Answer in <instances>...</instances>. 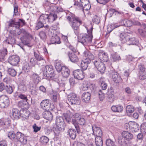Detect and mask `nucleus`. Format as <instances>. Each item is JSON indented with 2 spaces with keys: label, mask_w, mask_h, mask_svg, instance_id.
I'll list each match as a JSON object with an SVG mask.
<instances>
[{
  "label": "nucleus",
  "mask_w": 146,
  "mask_h": 146,
  "mask_svg": "<svg viewBox=\"0 0 146 146\" xmlns=\"http://www.w3.org/2000/svg\"><path fill=\"white\" fill-rule=\"evenodd\" d=\"M67 19L75 34L77 35L79 33V26L82 23V21L79 18L75 17L74 15L72 14L70 16H67Z\"/></svg>",
  "instance_id": "obj_1"
},
{
  "label": "nucleus",
  "mask_w": 146,
  "mask_h": 146,
  "mask_svg": "<svg viewBox=\"0 0 146 146\" xmlns=\"http://www.w3.org/2000/svg\"><path fill=\"white\" fill-rule=\"evenodd\" d=\"M7 136L8 137L15 142L19 141L23 144H26L27 142V137L25 136L22 133L18 132L15 133L14 131L9 132Z\"/></svg>",
  "instance_id": "obj_2"
},
{
  "label": "nucleus",
  "mask_w": 146,
  "mask_h": 146,
  "mask_svg": "<svg viewBox=\"0 0 146 146\" xmlns=\"http://www.w3.org/2000/svg\"><path fill=\"white\" fill-rule=\"evenodd\" d=\"M93 28L92 27L90 30H87L88 35H85L82 36H79L78 37V41L84 45L88 44L89 43H90L92 38V32Z\"/></svg>",
  "instance_id": "obj_3"
},
{
  "label": "nucleus",
  "mask_w": 146,
  "mask_h": 146,
  "mask_svg": "<svg viewBox=\"0 0 146 146\" xmlns=\"http://www.w3.org/2000/svg\"><path fill=\"white\" fill-rule=\"evenodd\" d=\"M64 116L66 121L69 123H70L71 122L72 119V123L74 125L78 133H82L81 129L77 123L76 120L75 119H73V115L71 112L67 111L66 113L64 114Z\"/></svg>",
  "instance_id": "obj_4"
},
{
  "label": "nucleus",
  "mask_w": 146,
  "mask_h": 146,
  "mask_svg": "<svg viewBox=\"0 0 146 146\" xmlns=\"http://www.w3.org/2000/svg\"><path fill=\"white\" fill-rule=\"evenodd\" d=\"M68 104L71 105H78L80 104V98L77 97L74 93H72L68 96Z\"/></svg>",
  "instance_id": "obj_5"
},
{
  "label": "nucleus",
  "mask_w": 146,
  "mask_h": 146,
  "mask_svg": "<svg viewBox=\"0 0 146 146\" xmlns=\"http://www.w3.org/2000/svg\"><path fill=\"white\" fill-rule=\"evenodd\" d=\"M8 26L9 27H15L17 29H19L20 27H22L25 24V22L23 19H19L11 20L9 22Z\"/></svg>",
  "instance_id": "obj_6"
},
{
  "label": "nucleus",
  "mask_w": 146,
  "mask_h": 146,
  "mask_svg": "<svg viewBox=\"0 0 146 146\" xmlns=\"http://www.w3.org/2000/svg\"><path fill=\"white\" fill-rule=\"evenodd\" d=\"M138 77L141 80H144L146 79V68L143 65L141 64L138 65Z\"/></svg>",
  "instance_id": "obj_7"
},
{
  "label": "nucleus",
  "mask_w": 146,
  "mask_h": 146,
  "mask_svg": "<svg viewBox=\"0 0 146 146\" xmlns=\"http://www.w3.org/2000/svg\"><path fill=\"white\" fill-rule=\"evenodd\" d=\"M40 104L41 108L45 111L52 110L54 108L53 105L51 104L47 99L42 100Z\"/></svg>",
  "instance_id": "obj_8"
},
{
  "label": "nucleus",
  "mask_w": 146,
  "mask_h": 146,
  "mask_svg": "<svg viewBox=\"0 0 146 146\" xmlns=\"http://www.w3.org/2000/svg\"><path fill=\"white\" fill-rule=\"evenodd\" d=\"M17 34L18 35H21L23 36L21 38L22 43L24 45H27V36L25 31L23 29H21Z\"/></svg>",
  "instance_id": "obj_9"
},
{
  "label": "nucleus",
  "mask_w": 146,
  "mask_h": 146,
  "mask_svg": "<svg viewBox=\"0 0 146 146\" xmlns=\"http://www.w3.org/2000/svg\"><path fill=\"white\" fill-rule=\"evenodd\" d=\"M94 65L96 68L101 73H104L106 69L105 64L99 60H95Z\"/></svg>",
  "instance_id": "obj_10"
},
{
  "label": "nucleus",
  "mask_w": 146,
  "mask_h": 146,
  "mask_svg": "<svg viewBox=\"0 0 146 146\" xmlns=\"http://www.w3.org/2000/svg\"><path fill=\"white\" fill-rule=\"evenodd\" d=\"M18 106L21 108V111L23 112L22 113L26 117H27V100H21L19 101L18 104Z\"/></svg>",
  "instance_id": "obj_11"
},
{
  "label": "nucleus",
  "mask_w": 146,
  "mask_h": 146,
  "mask_svg": "<svg viewBox=\"0 0 146 146\" xmlns=\"http://www.w3.org/2000/svg\"><path fill=\"white\" fill-rule=\"evenodd\" d=\"M9 102L8 97L5 95H2L0 96V107L2 108H5L7 107Z\"/></svg>",
  "instance_id": "obj_12"
},
{
  "label": "nucleus",
  "mask_w": 146,
  "mask_h": 146,
  "mask_svg": "<svg viewBox=\"0 0 146 146\" xmlns=\"http://www.w3.org/2000/svg\"><path fill=\"white\" fill-rule=\"evenodd\" d=\"M43 74L46 77H48L50 74H53V67L52 65H47L42 68Z\"/></svg>",
  "instance_id": "obj_13"
},
{
  "label": "nucleus",
  "mask_w": 146,
  "mask_h": 146,
  "mask_svg": "<svg viewBox=\"0 0 146 146\" xmlns=\"http://www.w3.org/2000/svg\"><path fill=\"white\" fill-rule=\"evenodd\" d=\"M19 57L16 55L10 56L8 59L9 63L13 66H16L19 62Z\"/></svg>",
  "instance_id": "obj_14"
},
{
  "label": "nucleus",
  "mask_w": 146,
  "mask_h": 146,
  "mask_svg": "<svg viewBox=\"0 0 146 146\" xmlns=\"http://www.w3.org/2000/svg\"><path fill=\"white\" fill-rule=\"evenodd\" d=\"M46 22L52 23L56 20L57 18V15L55 14L50 13L48 15L46 14H42Z\"/></svg>",
  "instance_id": "obj_15"
},
{
  "label": "nucleus",
  "mask_w": 146,
  "mask_h": 146,
  "mask_svg": "<svg viewBox=\"0 0 146 146\" xmlns=\"http://www.w3.org/2000/svg\"><path fill=\"white\" fill-rule=\"evenodd\" d=\"M110 73L112 79L115 83H117L121 81L122 79L117 72L115 70H111Z\"/></svg>",
  "instance_id": "obj_16"
},
{
  "label": "nucleus",
  "mask_w": 146,
  "mask_h": 146,
  "mask_svg": "<svg viewBox=\"0 0 146 146\" xmlns=\"http://www.w3.org/2000/svg\"><path fill=\"white\" fill-rule=\"evenodd\" d=\"M73 74L75 78L79 80H82L84 77L83 71L81 70H77L73 72Z\"/></svg>",
  "instance_id": "obj_17"
},
{
  "label": "nucleus",
  "mask_w": 146,
  "mask_h": 146,
  "mask_svg": "<svg viewBox=\"0 0 146 146\" xmlns=\"http://www.w3.org/2000/svg\"><path fill=\"white\" fill-rule=\"evenodd\" d=\"M99 60L106 62L108 60V54L102 50H101L98 54Z\"/></svg>",
  "instance_id": "obj_18"
},
{
  "label": "nucleus",
  "mask_w": 146,
  "mask_h": 146,
  "mask_svg": "<svg viewBox=\"0 0 146 146\" xmlns=\"http://www.w3.org/2000/svg\"><path fill=\"white\" fill-rule=\"evenodd\" d=\"M126 126H129V128L131 129L132 131L137 132L139 130L140 128L139 125L136 123L131 122L130 123H126Z\"/></svg>",
  "instance_id": "obj_19"
},
{
  "label": "nucleus",
  "mask_w": 146,
  "mask_h": 146,
  "mask_svg": "<svg viewBox=\"0 0 146 146\" xmlns=\"http://www.w3.org/2000/svg\"><path fill=\"white\" fill-rule=\"evenodd\" d=\"M46 21L42 15L39 17L38 20V22L36 26L35 29L36 30L43 27L44 26V24L46 23Z\"/></svg>",
  "instance_id": "obj_20"
},
{
  "label": "nucleus",
  "mask_w": 146,
  "mask_h": 146,
  "mask_svg": "<svg viewBox=\"0 0 146 146\" xmlns=\"http://www.w3.org/2000/svg\"><path fill=\"white\" fill-rule=\"evenodd\" d=\"M84 55L86 58L85 59L87 60V61H90V63L92 60L94 59V55L89 51L87 50L85 51L84 52Z\"/></svg>",
  "instance_id": "obj_21"
},
{
  "label": "nucleus",
  "mask_w": 146,
  "mask_h": 146,
  "mask_svg": "<svg viewBox=\"0 0 146 146\" xmlns=\"http://www.w3.org/2000/svg\"><path fill=\"white\" fill-rule=\"evenodd\" d=\"M51 110H46L43 112L42 113L43 117L45 119L51 121L53 119V115L50 111Z\"/></svg>",
  "instance_id": "obj_22"
},
{
  "label": "nucleus",
  "mask_w": 146,
  "mask_h": 146,
  "mask_svg": "<svg viewBox=\"0 0 146 146\" xmlns=\"http://www.w3.org/2000/svg\"><path fill=\"white\" fill-rule=\"evenodd\" d=\"M122 137L125 139L127 140L129 142V141L132 139L133 135L130 132L127 131H124L122 133Z\"/></svg>",
  "instance_id": "obj_23"
},
{
  "label": "nucleus",
  "mask_w": 146,
  "mask_h": 146,
  "mask_svg": "<svg viewBox=\"0 0 146 146\" xmlns=\"http://www.w3.org/2000/svg\"><path fill=\"white\" fill-rule=\"evenodd\" d=\"M111 110L114 112L121 113L123 110V106L120 104L112 106L111 108Z\"/></svg>",
  "instance_id": "obj_24"
},
{
  "label": "nucleus",
  "mask_w": 146,
  "mask_h": 146,
  "mask_svg": "<svg viewBox=\"0 0 146 146\" xmlns=\"http://www.w3.org/2000/svg\"><path fill=\"white\" fill-rule=\"evenodd\" d=\"M68 56L70 60L72 62L75 63L78 61L79 60L78 57L74 52H69Z\"/></svg>",
  "instance_id": "obj_25"
},
{
  "label": "nucleus",
  "mask_w": 146,
  "mask_h": 146,
  "mask_svg": "<svg viewBox=\"0 0 146 146\" xmlns=\"http://www.w3.org/2000/svg\"><path fill=\"white\" fill-rule=\"evenodd\" d=\"M62 76L65 78H67L69 76L70 74V71L68 67L64 66L62 69L61 71Z\"/></svg>",
  "instance_id": "obj_26"
},
{
  "label": "nucleus",
  "mask_w": 146,
  "mask_h": 146,
  "mask_svg": "<svg viewBox=\"0 0 146 146\" xmlns=\"http://www.w3.org/2000/svg\"><path fill=\"white\" fill-rule=\"evenodd\" d=\"M90 97L91 94L90 93L88 92H84L82 95V100L84 102H88L90 100Z\"/></svg>",
  "instance_id": "obj_27"
},
{
  "label": "nucleus",
  "mask_w": 146,
  "mask_h": 146,
  "mask_svg": "<svg viewBox=\"0 0 146 146\" xmlns=\"http://www.w3.org/2000/svg\"><path fill=\"white\" fill-rule=\"evenodd\" d=\"M7 54V49L3 48L0 50V61H3L5 60V57Z\"/></svg>",
  "instance_id": "obj_28"
},
{
  "label": "nucleus",
  "mask_w": 146,
  "mask_h": 146,
  "mask_svg": "<svg viewBox=\"0 0 146 146\" xmlns=\"http://www.w3.org/2000/svg\"><path fill=\"white\" fill-rule=\"evenodd\" d=\"M64 130V127L56 126L53 131L55 135L60 136L61 133Z\"/></svg>",
  "instance_id": "obj_29"
},
{
  "label": "nucleus",
  "mask_w": 146,
  "mask_h": 146,
  "mask_svg": "<svg viewBox=\"0 0 146 146\" xmlns=\"http://www.w3.org/2000/svg\"><path fill=\"white\" fill-rule=\"evenodd\" d=\"M56 126L64 127L65 125L63 118L61 117H57L56 120Z\"/></svg>",
  "instance_id": "obj_30"
},
{
  "label": "nucleus",
  "mask_w": 146,
  "mask_h": 146,
  "mask_svg": "<svg viewBox=\"0 0 146 146\" xmlns=\"http://www.w3.org/2000/svg\"><path fill=\"white\" fill-rule=\"evenodd\" d=\"M20 113L17 109L13 108L12 111V117L14 119H18L20 116Z\"/></svg>",
  "instance_id": "obj_31"
},
{
  "label": "nucleus",
  "mask_w": 146,
  "mask_h": 146,
  "mask_svg": "<svg viewBox=\"0 0 146 146\" xmlns=\"http://www.w3.org/2000/svg\"><path fill=\"white\" fill-rule=\"evenodd\" d=\"M118 142L121 146H126L129 143V142L127 140L125 139L122 137H118Z\"/></svg>",
  "instance_id": "obj_32"
},
{
  "label": "nucleus",
  "mask_w": 146,
  "mask_h": 146,
  "mask_svg": "<svg viewBox=\"0 0 146 146\" xmlns=\"http://www.w3.org/2000/svg\"><path fill=\"white\" fill-rule=\"evenodd\" d=\"M127 44L128 45H135L138 46L140 45L139 43V41L135 37L130 38L129 37Z\"/></svg>",
  "instance_id": "obj_33"
},
{
  "label": "nucleus",
  "mask_w": 146,
  "mask_h": 146,
  "mask_svg": "<svg viewBox=\"0 0 146 146\" xmlns=\"http://www.w3.org/2000/svg\"><path fill=\"white\" fill-rule=\"evenodd\" d=\"M121 26L130 27L132 25V21L127 19L122 20L120 22Z\"/></svg>",
  "instance_id": "obj_34"
},
{
  "label": "nucleus",
  "mask_w": 146,
  "mask_h": 146,
  "mask_svg": "<svg viewBox=\"0 0 146 146\" xmlns=\"http://www.w3.org/2000/svg\"><path fill=\"white\" fill-rule=\"evenodd\" d=\"M50 42L52 44H59L60 43V38L57 35H55L52 36L50 39Z\"/></svg>",
  "instance_id": "obj_35"
},
{
  "label": "nucleus",
  "mask_w": 146,
  "mask_h": 146,
  "mask_svg": "<svg viewBox=\"0 0 146 146\" xmlns=\"http://www.w3.org/2000/svg\"><path fill=\"white\" fill-rule=\"evenodd\" d=\"M120 40L122 43H127L129 39V36L124 33H121L119 35Z\"/></svg>",
  "instance_id": "obj_36"
},
{
  "label": "nucleus",
  "mask_w": 146,
  "mask_h": 146,
  "mask_svg": "<svg viewBox=\"0 0 146 146\" xmlns=\"http://www.w3.org/2000/svg\"><path fill=\"white\" fill-rule=\"evenodd\" d=\"M90 61H87L84 59L82 61L80 64V66L83 70H86L88 66V64L90 63Z\"/></svg>",
  "instance_id": "obj_37"
},
{
  "label": "nucleus",
  "mask_w": 146,
  "mask_h": 146,
  "mask_svg": "<svg viewBox=\"0 0 146 146\" xmlns=\"http://www.w3.org/2000/svg\"><path fill=\"white\" fill-rule=\"evenodd\" d=\"M68 133L70 137L72 139H74L76 136V131L74 129H70L68 131Z\"/></svg>",
  "instance_id": "obj_38"
},
{
  "label": "nucleus",
  "mask_w": 146,
  "mask_h": 146,
  "mask_svg": "<svg viewBox=\"0 0 146 146\" xmlns=\"http://www.w3.org/2000/svg\"><path fill=\"white\" fill-rule=\"evenodd\" d=\"M64 66H62V64L61 62L58 60L56 61L55 63V68L57 71L60 72Z\"/></svg>",
  "instance_id": "obj_39"
},
{
  "label": "nucleus",
  "mask_w": 146,
  "mask_h": 146,
  "mask_svg": "<svg viewBox=\"0 0 146 146\" xmlns=\"http://www.w3.org/2000/svg\"><path fill=\"white\" fill-rule=\"evenodd\" d=\"M15 39L13 37L9 36L4 41L5 43H7L8 44L12 45L15 43Z\"/></svg>",
  "instance_id": "obj_40"
},
{
  "label": "nucleus",
  "mask_w": 146,
  "mask_h": 146,
  "mask_svg": "<svg viewBox=\"0 0 146 146\" xmlns=\"http://www.w3.org/2000/svg\"><path fill=\"white\" fill-rule=\"evenodd\" d=\"M126 112L127 115L130 116L131 113L133 112L134 109L133 107L131 105L127 106L126 108Z\"/></svg>",
  "instance_id": "obj_41"
},
{
  "label": "nucleus",
  "mask_w": 146,
  "mask_h": 146,
  "mask_svg": "<svg viewBox=\"0 0 146 146\" xmlns=\"http://www.w3.org/2000/svg\"><path fill=\"white\" fill-rule=\"evenodd\" d=\"M95 140V143L96 146H102L103 141L101 137H96Z\"/></svg>",
  "instance_id": "obj_42"
},
{
  "label": "nucleus",
  "mask_w": 146,
  "mask_h": 146,
  "mask_svg": "<svg viewBox=\"0 0 146 146\" xmlns=\"http://www.w3.org/2000/svg\"><path fill=\"white\" fill-rule=\"evenodd\" d=\"M99 82L100 84V85L102 89V90H105L107 88V84L102 78H101L100 79Z\"/></svg>",
  "instance_id": "obj_43"
},
{
  "label": "nucleus",
  "mask_w": 146,
  "mask_h": 146,
  "mask_svg": "<svg viewBox=\"0 0 146 146\" xmlns=\"http://www.w3.org/2000/svg\"><path fill=\"white\" fill-rule=\"evenodd\" d=\"M77 6L78 7L76 8V9H90L91 8V5L90 4L88 3L87 4H85L84 7L83 6V5L80 4H78Z\"/></svg>",
  "instance_id": "obj_44"
},
{
  "label": "nucleus",
  "mask_w": 146,
  "mask_h": 146,
  "mask_svg": "<svg viewBox=\"0 0 146 146\" xmlns=\"http://www.w3.org/2000/svg\"><path fill=\"white\" fill-rule=\"evenodd\" d=\"M111 56L112 59L114 61H119L121 59L120 56L116 52L112 53Z\"/></svg>",
  "instance_id": "obj_45"
},
{
  "label": "nucleus",
  "mask_w": 146,
  "mask_h": 146,
  "mask_svg": "<svg viewBox=\"0 0 146 146\" xmlns=\"http://www.w3.org/2000/svg\"><path fill=\"white\" fill-rule=\"evenodd\" d=\"M8 74L12 76H15L17 74V72L15 70L11 68H9L7 69Z\"/></svg>",
  "instance_id": "obj_46"
},
{
  "label": "nucleus",
  "mask_w": 146,
  "mask_h": 146,
  "mask_svg": "<svg viewBox=\"0 0 146 146\" xmlns=\"http://www.w3.org/2000/svg\"><path fill=\"white\" fill-rule=\"evenodd\" d=\"M31 78L34 82L36 84L38 83L40 81L38 75L36 74H33L32 75Z\"/></svg>",
  "instance_id": "obj_47"
},
{
  "label": "nucleus",
  "mask_w": 146,
  "mask_h": 146,
  "mask_svg": "<svg viewBox=\"0 0 146 146\" xmlns=\"http://www.w3.org/2000/svg\"><path fill=\"white\" fill-rule=\"evenodd\" d=\"M39 36L43 40L45 41L46 40L47 36L45 32L43 31H40L39 33Z\"/></svg>",
  "instance_id": "obj_48"
},
{
  "label": "nucleus",
  "mask_w": 146,
  "mask_h": 146,
  "mask_svg": "<svg viewBox=\"0 0 146 146\" xmlns=\"http://www.w3.org/2000/svg\"><path fill=\"white\" fill-rule=\"evenodd\" d=\"M49 141V139L46 136H43L40 137V142L43 144L47 143Z\"/></svg>",
  "instance_id": "obj_49"
},
{
  "label": "nucleus",
  "mask_w": 146,
  "mask_h": 146,
  "mask_svg": "<svg viewBox=\"0 0 146 146\" xmlns=\"http://www.w3.org/2000/svg\"><path fill=\"white\" fill-rule=\"evenodd\" d=\"M107 146H115L114 142L110 139H108L106 141Z\"/></svg>",
  "instance_id": "obj_50"
},
{
  "label": "nucleus",
  "mask_w": 146,
  "mask_h": 146,
  "mask_svg": "<svg viewBox=\"0 0 146 146\" xmlns=\"http://www.w3.org/2000/svg\"><path fill=\"white\" fill-rule=\"evenodd\" d=\"M5 89L7 92L9 94H11L13 92V90L12 87L10 85H7Z\"/></svg>",
  "instance_id": "obj_51"
},
{
  "label": "nucleus",
  "mask_w": 146,
  "mask_h": 146,
  "mask_svg": "<svg viewBox=\"0 0 146 146\" xmlns=\"http://www.w3.org/2000/svg\"><path fill=\"white\" fill-rule=\"evenodd\" d=\"M92 21L94 23L98 24L99 23L100 20L99 17L97 15H95L93 17Z\"/></svg>",
  "instance_id": "obj_52"
},
{
  "label": "nucleus",
  "mask_w": 146,
  "mask_h": 146,
  "mask_svg": "<svg viewBox=\"0 0 146 146\" xmlns=\"http://www.w3.org/2000/svg\"><path fill=\"white\" fill-rule=\"evenodd\" d=\"M34 55L37 60H44V58L42 56L39 55L38 53L35 52H34Z\"/></svg>",
  "instance_id": "obj_53"
},
{
  "label": "nucleus",
  "mask_w": 146,
  "mask_h": 146,
  "mask_svg": "<svg viewBox=\"0 0 146 146\" xmlns=\"http://www.w3.org/2000/svg\"><path fill=\"white\" fill-rule=\"evenodd\" d=\"M141 130L142 132L146 133V123H143L141 125Z\"/></svg>",
  "instance_id": "obj_54"
},
{
  "label": "nucleus",
  "mask_w": 146,
  "mask_h": 146,
  "mask_svg": "<svg viewBox=\"0 0 146 146\" xmlns=\"http://www.w3.org/2000/svg\"><path fill=\"white\" fill-rule=\"evenodd\" d=\"M99 98L101 101H102L104 98V94L102 90H100L98 92Z\"/></svg>",
  "instance_id": "obj_55"
},
{
  "label": "nucleus",
  "mask_w": 146,
  "mask_h": 146,
  "mask_svg": "<svg viewBox=\"0 0 146 146\" xmlns=\"http://www.w3.org/2000/svg\"><path fill=\"white\" fill-rule=\"evenodd\" d=\"M29 38L31 39V42L30 43L28 42V47H32L33 45V43L32 42H34V40L33 39V36L32 35L28 34V38Z\"/></svg>",
  "instance_id": "obj_56"
},
{
  "label": "nucleus",
  "mask_w": 146,
  "mask_h": 146,
  "mask_svg": "<svg viewBox=\"0 0 146 146\" xmlns=\"http://www.w3.org/2000/svg\"><path fill=\"white\" fill-rule=\"evenodd\" d=\"M86 122V120L83 118H79L78 121L79 124L81 125H84Z\"/></svg>",
  "instance_id": "obj_57"
},
{
  "label": "nucleus",
  "mask_w": 146,
  "mask_h": 146,
  "mask_svg": "<svg viewBox=\"0 0 146 146\" xmlns=\"http://www.w3.org/2000/svg\"><path fill=\"white\" fill-rule=\"evenodd\" d=\"M138 31L139 34L142 37H146V32L145 31L141 29H139Z\"/></svg>",
  "instance_id": "obj_58"
},
{
  "label": "nucleus",
  "mask_w": 146,
  "mask_h": 146,
  "mask_svg": "<svg viewBox=\"0 0 146 146\" xmlns=\"http://www.w3.org/2000/svg\"><path fill=\"white\" fill-rule=\"evenodd\" d=\"M107 10V11L108 12H111L112 13V14H114L115 15L121 14V12L118 11L116 10Z\"/></svg>",
  "instance_id": "obj_59"
},
{
  "label": "nucleus",
  "mask_w": 146,
  "mask_h": 146,
  "mask_svg": "<svg viewBox=\"0 0 146 146\" xmlns=\"http://www.w3.org/2000/svg\"><path fill=\"white\" fill-rule=\"evenodd\" d=\"M33 128L34 129V131L35 132H37L38 131H40V127H38L36 126V124H35L33 126Z\"/></svg>",
  "instance_id": "obj_60"
},
{
  "label": "nucleus",
  "mask_w": 146,
  "mask_h": 146,
  "mask_svg": "<svg viewBox=\"0 0 146 146\" xmlns=\"http://www.w3.org/2000/svg\"><path fill=\"white\" fill-rule=\"evenodd\" d=\"M60 136H56L55 135V137L54 138V139L56 143L59 144L60 143Z\"/></svg>",
  "instance_id": "obj_61"
},
{
  "label": "nucleus",
  "mask_w": 146,
  "mask_h": 146,
  "mask_svg": "<svg viewBox=\"0 0 146 146\" xmlns=\"http://www.w3.org/2000/svg\"><path fill=\"white\" fill-rule=\"evenodd\" d=\"M90 88V85L88 84H84L82 87V90L84 91Z\"/></svg>",
  "instance_id": "obj_62"
},
{
  "label": "nucleus",
  "mask_w": 146,
  "mask_h": 146,
  "mask_svg": "<svg viewBox=\"0 0 146 146\" xmlns=\"http://www.w3.org/2000/svg\"><path fill=\"white\" fill-rule=\"evenodd\" d=\"M18 97L20 99L23 100H27V96L25 95L22 94H20L18 95Z\"/></svg>",
  "instance_id": "obj_63"
},
{
  "label": "nucleus",
  "mask_w": 146,
  "mask_h": 146,
  "mask_svg": "<svg viewBox=\"0 0 146 146\" xmlns=\"http://www.w3.org/2000/svg\"><path fill=\"white\" fill-rule=\"evenodd\" d=\"M73 146H85V145L82 143L75 142L73 144Z\"/></svg>",
  "instance_id": "obj_64"
}]
</instances>
